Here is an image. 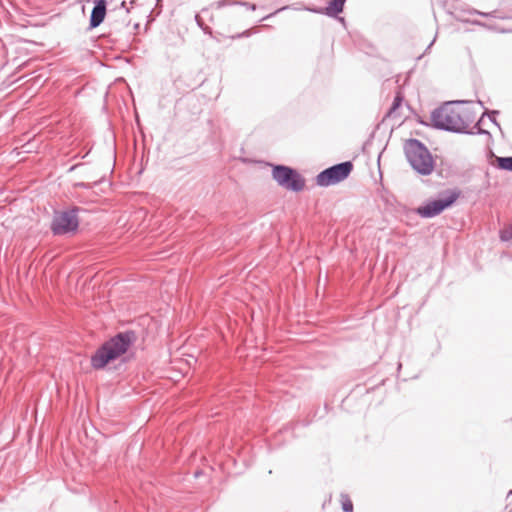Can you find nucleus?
<instances>
[{
    "label": "nucleus",
    "mask_w": 512,
    "mask_h": 512,
    "mask_svg": "<svg viewBox=\"0 0 512 512\" xmlns=\"http://www.w3.org/2000/svg\"><path fill=\"white\" fill-rule=\"evenodd\" d=\"M458 198V194L452 192L445 197L427 201L417 209V213L423 218H432L439 215L443 210L450 207Z\"/></svg>",
    "instance_id": "obj_7"
},
{
    "label": "nucleus",
    "mask_w": 512,
    "mask_h": 512,
    "mask_svg": "<svg viewBox=\"0 0 512 512\" xmlns=\"http://www.w3.org/2000/svg\"><path fill=\"white\" fill-rule=\"evenodd\" d=\"M500 239L503 242L512 240V225L507 226L500 231Z\"/></svg>",
    "instance_id": "obj_12"
},
{
    "label": "nucleus",
    "mask_w": 512,
    "mask_h": 512,
    "mask_svg": "<svg viewBox=\"0 0 512 512\" xmlns=\"http://www.w3.org/2000/svg\"><path fill=\"white\" fill-rule=\"evenodd\" d=\"M473 23L477 24V25H480V26H483V27H488L487 24H485L483 22H480V21H474Z\"/></svg>",
    "instance_id": "obj_16"
},
{
    "label": "nucleus",
    "mask_w": 512,
    "mask_h": 512,
    "mask_svg": "<svg viewBox=\"0 0 512 512\" xmlns=\"http://www.w3.org/2000/svg\"><path fill=\"white\" fill-rule=\"evenodd\" d=\"M462 101L447 102L431 114L433 126L453 133L475 134L469 130L474 118L468 108L462 107Z\"/></svg>",
    "instance_id": "obj_1"
},
{
    "label": "nucleus",
    "mask_w": 512,
    "mask_h": 512,
    "mask_svg": "<svg viewBox=\"0 0 512 512\" xmlns=\"http://www.w3.org/2000/svg\"><path fill=\"white\" fill-rule=\"evenodd\" d=\"M435 40H436V37H435V38L431 41V43L428 45V47H427L426 51H428V50L432 47V45L434 44Z\"/></svg>",
    "instance_id": "obj_17"
},
{
    "label": "nucleus",
    "mask_w": 512,
    "mask_h": 512,
    "mask_svg": "<svg viewBox=\"0 0 512 512\" xmlns=\"http://www.w3.org/2000/svg\"><path fill=\"white\" fill-rule=\"evenodd\" d=\"M135 341L133 331L121 332L104 342L92 355L91 365L94 369H103L109 362L126 353Z\"/></svg>",
    "instance_id": "obj_2"
},
{
    "label": "nucleus",
    "mask_w": 512,
    "mask_h": 512,
    "mask_svg": "<svg viewBox=\"0 0 512 512\" xmlns=\"http://www.w3.org/2000/svg\"><path fill=\"white\" fill-rule=\"evenodd\" d=\"M344 4L345 0H331L329 5L325 9L313 8L308 10L315 13H324L330 17H334L343 11Z\"/></svg>",
    "instance_id": "obj_9"
},
{
    "label": "nucleus",
    "mask_w": 512,
    "mask_h": 512,
    "mask_svg": "<svg viewBox=\"0 0 512 512\" xmlns=\"http://www.w3.org/2000/svg\"><path fill=\"white\" fill-rule=\"evenodd\" d=\"M273 178L282 187L299 192L304 189L305 180L293 168L284 165H276L272 171Z\"/></svg>",
    "instance_id": "obj_5"
},
{
    "label": "nucleus",
    "mask_w": 512,
    "mask_h": 512,
    "mask_svg": "<svg viewBox=\"0 0 512 512\" xmlns=\"http://www.w3.org/2000/svg\"><path fill=\"white\" fill-rule=\"evenodd\" d=\"M81 209L77 206L71 209L55 212L51 223V230L54 235H67L77 231L79 227L78 212Z\"/></svg>",
    "instance_id": "obj_4"
},
{
    "label": "nucleus",
    "mask_w": 512,
    "mask_h": 512,
    "mask_svg": "<svg viewBox=\"0 0 512 512\" xmlns=\"http://www.w3.org/2000/svg\"><path fill=\"white\" fill-rule=\"evenodd\" d=\"M499 112L497 110H492V111H486L485 113H483L482 117L480 118V120L475 124V126L473 127V129H477V131L475 133L477 134H482V135H487L489 138H491V134L489 131L487 130H484L480 127V124L482 122V118L485 116V115H488L489 118H490V121L499 128V130H501V127H500V124L497 122L495 116L498 114Z\"/></svg>",
    "instance_id": "obj_10"
},
{
    "label": "nucleus",
    "mask_w": 512,
    "mask_h": 512,
    "mask_svg": "<svg viewBox=\"0 0 512 512\" xmlns=\"http://www.w3.org/2000/svg\"><path fill=\"white\" fill-rule=\"evenodd\" d=\"M402 96L398 93L392 103L391 108L389 109L388 115H391L396 109H398L402 103Z\"/></svg>",
    "instance_id": "obj_13"
},
{
    "label": "nucleus",
    "mask_w": 512,
    "mask_h": 512,
    "mask_svg": "<svg viewBox=\"0 0 512 512\" xmlns=\"http://www.w3.org/2000/svg\"><path fill=\"white\" fill-rule=\"evenodd\" d=\"M76 186L87 188L88 186L85 183H77Z\"/></svg>",
    "instance_id": "obj_18"
},
{
    "label": "nucleus",
    "mask_w": 512,
    "mask_h": 512,
    "mask_svg": "<svg viewBox=\"0 0 512 512\" xmlns=\"http://www.w3.org/2000/svg\"><path fill=\"white\" fill-rule=\"evenodd\" d=\"M353 169V164L350 161H345L333 165L322 172L316 177V183L321 187H328L345 180Z\"/></svg>",
    "instance_id": "obj_6"
},
{
    "label": "nucleus",
    "mask_w": 512,
    "mask_h": 512,
    "mask_svg": "<svg viewBox=\"0 0 512 512\" xmlns=\"http://www.w3.org/2000/svg\"><path fill=\"white\" fill-rule=\"evenodd\" d=\"M404 153L411 167L419 174L427 176L434 170V160L428 148L418 139H408Z\"/></svg>",
    "instance_id": "obj_3"
},
{
    "label": "nucleus",
    "mask_w": 512,
    "mask_h": 512,
    "mask_svg": "<svg viewBox=\"0 0 512 512\" xmlns=\"http://www.w3.org/2000/svg\"><path fill=\"white\" fill-rule=\"evenodd\" d=\"M249 9L255 10L256 6L254 4L249 5Z\"/></svg>",
    "instance_id": "obj_19"
},
{
    "label": "nucleus",
    "mask_w": 512,
    "mask_h": 512,
    "mask_svg": "<svg viewBox=\"0 0 512 512\" xmlns=\"http://www.w3.org/2000/svg\"><path fill=\"white\" fill-rule=\"evenodd\" d=\"M342 509L344 512H352L353 510V504L351 500L347 497L342 495Z\"/></svg>",
    "instance_id": "obj_14"
},
{
    "label": "nucleus",
    "mask_w": 512,
    "mask_h": 512,
    "mask_svg": "<svg viewBox=\"0 0 512 512\" xmlns=\"http://www.w3.org/2000/svg\"><path fill=\"white\" fill-rule=\"evenodd\" d=\"M470 14H477V15H481L484 17H495L496 11L485 13V12H481L478 10H472V11H470Z\"/></svg>",
    "instance_id": "obj_15"
},
{
    "label": "nucleus",
    "mask_w": 512,
    "mask_h": 512,
    "mask_svg": "<svg viewBox=\"0 0 512 512\" xmlns=\"http://www.w3.org/2000/svg\"><path fill=\"white\" fill-rule=\"evenodd\" d=\"M106 7V0H95L90 16V28H96L103 22L106 15Z\"/></svg>",
    "instance_id": "obj_8"
},
{
    "label": "nucleus",
    "mask_w": 512,
    "mask_h": 512,
    "mask_svg": "<svg viewBox=\"0 0 512 512\" xmlns=\"http://www.w3.org/2000/svg\"><path fill=\"white\" fill-rule=\"evenodd\" d=\"M496 161L500 169L512 171V157H497Z\"/></svg>",
    "instance_id": "obj_11"
}]
</instances>
